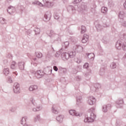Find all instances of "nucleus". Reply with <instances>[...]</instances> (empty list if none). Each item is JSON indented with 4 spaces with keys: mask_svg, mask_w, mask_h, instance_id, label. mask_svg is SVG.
<instances>
[{
    "mask_svg": "<svg viewBox=\"0 0 126 126\" xmlns=\"http://www.w3.org/2000/svg\"><path fill=\"white\" fill-rule=\"evenodd\" d=\"M120 39L117 41L116 48L117 50H121L122 48L124 51H126V33H122L120 36Z\"/></svg>",
    "mask_w": 126,
    "mask_h": 126,
    "instance_id": "f257e3e1",
    "label": "nucleus"
},
{
    "mask_svg": "<svg viewBox=\"0 0 126 126\" xmlns=\"http://www.w3.org/2000/svg\"><path fill=\"white\" fill-rule=\"evenodd\" d=\"M96 118V115L93 113H89L88 115H85L84 123H93L94 120Z\"/></svg>",
    "mask_w": 126,
    "mask_h": 126,
    "instance_id": "f03ea898",
    "label": "nucleus"
},
{
    "mask_svg": "<svg viewBox=\"0 0 126 126\" xmlns=\"http://www.w3.org/2000/svg\"><path fill=\"white\" fill-rule=\"evenodd\" d=\"M32 73L35 74L36 77L37 78H42L44 75H45V72L43 71L38 70L36 72L35 71H31Z\"/></svg>",
    "mask_w": 126,
    "mask_h": 126,
    "instance_id": "7ed1b4c3",
    "label": "nucleus"
},
{
    "mask_svg": "<svg viewBox=\"0 0 126 126\" xmlns=\"http://www.w3.org/2000/svg\"><path fill=\"white\" fill-rule=\"evenodd\" d=\"M13 91L16 94L20 93V86L18 83H15L14 84Z\"/></svg>",
    "mask_w": 126,
    "mask_h": 126,
    "instance_id": "20e7f679",
    "label": "nucleus"
},
{
    "mask_svg": "<svg viewBox=\"0 0 126 126\" xmlns=\"http://www.w3.org/2000/svg\"><path fill=\"white\" fill-rule=\"evenodd\" d=\"M73 50L75 52H77L78 53H80V52H82L83 51V47L81 46V45H74L73 47Z\"/></svg>",
    "mask_w": 126,
    "mask_h": 126,
    "instance_id": "39448f33",
    "label": "nucleus"
},
{
    "mask_svg": "<svg viewBox=\"0 0 126 126\" xmlns=\"http://www.w3.org/2000/svg\"><path fill=\"white\" fill-rule=\"evenodd\" d=\"M50 34H51V37L53 39H55L57 41H58V40H59V39H60V35L59 34L56 33V32H55L54 31L51 30L50 31Z\"/></svg>",
    "mask_w": 126,
    "mask_h": 126,
    "instance_id": "423d86ee",
    "label": "nucleus"
},
{
    "mask_svg": "<svg viewBox=\"0 0 126 126\" xmlns=\"http://www.w3.org/2000/svg\"><path fill=\"white\" fill-rule=\"evenodd\" d=\"M116 103L117 108H122L123 105H124V99L123 98H119L116 101Z\"/></svg>",
    "mask_w": 126,
    "mask_h": 126,
    "instance_id": "0eeeda50",
    "label": "nucleus"
},
{
    "mask_svg": "<svg viewBox=\"0 0 126 126\" xmlns=\"http://www.w3.org/2000/svg\"><path fill=\"white\" fill-rule=\"evenodd\" d=\"M96 102V99L93 96H89L88 98L87 103L89 105H93Z\"/></svg>",
    "mask_w": 126,
    "mask_h": 126,
    "instance_id": "6e6552de",
    "label": "nucleus"
},
{
    "mask_svg": "<svg viewBox=\"0 0 126 126\" xmlns=\"http://www.w3.org/2000/svg\"><path fill=\"white\" fill-rule=\"evenodd\" d=\"M87 9V6L85 3H82L81 5L80 6V7L78 9V11L80 12H83V10H86Z\"/></svg>",
    "mask_w": 126,
    "mask_h": 126,
    "instance_id": "1a4fd4ad",
    "label": "nucleus"
},
{
    "mask_svg": "<svg viewBox=\"0 0 126 126\" xmlns=\"http://www.w3.org/2000/svg\"><path fill=\"white\" fill-rule=\"evenodd\" d=\"M61 57L63 61H67L69 59V54L66 52H63L61 54Z\"/></svg>",
    "mask_w": 126,
    "mask_h": 126,
    "instance_id": "9d476101",
    "label": "nucleus"
},
{
    "mask_svg": "<svg viewBox=\"0 0 126 126\" xmlns=\"http://www.w3.org/2000/svg\"><path fill=\"white\" fill-rule=\"evenodd\" d=\"M44 5L46 6V7H52L53 5H54V3L52 2L49 1L48 0H42Z\"/></svg>",
    "mask_w": 126,
    "mask_h": 126,
    "instance_id": "9b49d317",
    "label": "nucleus"
},
{
    "mask_svg": "<svg viewBox=\"0 0 126 126\" xmlns=\"http://www.w3.org/2000/svg\"><path fill=\"white\" fill-rule=\"evenodd\" d=\"M111 108V104L104 105L102 107V111L104 113H107Z\"/></svg>",
    "mask_w": 126,
    "mask_h": 126,
    "instance_id": "f8f14e48",
    "label": "nucleus"
},
{
    "mask_svg": "<svg viewBox=\"0 0 126 126\" xmlns=\"http://www.w3.org/2000/svg\"><path fill=\"white\" fill-rule=\"evenodd\" d=\"M50 19H51V13L47 12L44 15L43 20L45 22H47V21H49Z\"/></svg>",
    "mask_w": 126,
    "mask_h": 126,
    "instance_id": "ddd939ff",
    "label": "nucleus"
},
{
    "mask_svg": "<svg viewBox=\"0 0 126 126\" xmlns=\"http://www.w3.org/2000/svg\"><path fill=\"white\" fill-rule=\"evenodd\" d=\"M91 74H92V73L91 72V70H88L87 71V72L84 74L87 80H90V78H91Z\"/></svg>",
    "mask_w": 126,
    "mask_h": 126,
    "instance_id": "4468645a",
    "label": "nucleus"
},
{
    "mask_svg": "<svg viewBox=\"0 0 126 126\" xmlns=\"http://www.w3.org/2000/svg\"><path fill=\"white\" fill-rule=\"evenodd\" d=\"M83 102V100L82 99V96L80 95H78L76 97V104L78 106H79L81 104V103Z\"/></svg>",
    "mask_w": 126,
    "mask_h": 126,
    "instance_id": "2eb2a0df",
    "label": "nucleus"
},
{
    "mask_svg": "<svg viewBox=\"0 0 126 126\" xmlns=\"http://www.w3.org/2000/svg\"><path fill=\"white\" fill-rule=\"evenodd\" d=\"M101 86L99 84H95L94 86H92L91 87V90L93 91V92H96L97 89L100 88Z\"/></svg>",
    "mask_w": 126,
    "mask_h": 126,
    "instance_id": "dca6fc26",
    "label": "nucleus"
},
{
    "mask_svg": "<svg viewBox=\"0 0 126 126\" xmlns=\"http://www.w3.org/2000/svg\"><path fill=\"white\" fill-rule=\"evenodd\" d=\"M69 113L71 116H76V117H80V114L75 110H69Z\"/></svg>",
    "mask_w": 126,
    "mask_h": 126,
    "instance_id": "f3484780",
    "label": "nucleus"
},
{
    "mask_svg": "<svg viewBox=\"0 0 126 126\" xmlns=\"http://www.w3.org/2000/svg\"><path fill=\"white\" fill-rule=\"evenodd\" d=\"M15 8L13 6H10L8 7V9H7V11L9 14H12L13 12H15Z\"/></svg>",
    "mask_w": 126,
    "mask_h": 126,
    "instance_id": "a211bd4d",
    "label": "nucleus"
},
{
    "mask_svg": "<svg viewBox=\"0 0 126 126\" xmlns=\"http://www.w3.org/2000/svg\"><path fill=\"white\" fill-rule=\"evenodd\" d=\"M19 68L21 70H24V66H25V63L24 62H20L18 63Z\"/></svg>",
    "mask_w": 126,
    "mask_h": 126,
    "instance_id": "6ab92c4d",
    "label": "nucleus"
},
{
    "mask_svg": "<svg viewBox=\"0 0 126 126\" xmlns=\"http://www.w3.org/2000/svg\"><path fill=\"white\" fill-rule=\"evenodd\" d=\"M88 39H89V36L86 34H84V36L82 39V42L83 43H85L87 42V41H88Z\"/></svg>",
    "mask_w": 126,
    "mask_h": 126,
    "instance_id": "aec40b11",
    "label": "nucleus"
},
{
    "mask_svg": "<svg viewBox=\"0 0 126 126\" xmlns=\"http://www.w3.org/2000/svg\"><path fill=\"white\" fill-rule=\"evenodd\" d=\"M63 118H64L63 115H60L56 117V120L57 122H58V123H61L63 122Z\"/></svg>",
    "mask_w": 126,
    "mask_h": 126,
    "instance_id": "412c9836",
    "label": "nucleus"
},
{
    "mask_svg": "<svg viewBox=\"0 0 126 126\" xmlns=\"http://www.w3.org/2000/svg\"><path fill=\"white\" fill-rule=\"evenodd\" d=\"M44 72L48 73V74H51V73H52V67H47L46 68H44Z\"/></svg>",
    "mask_w": 126,
    "mask_h": 126,
    "instance_id": "4be33fe9",
    "label": "nucleus"
},
{
    "mask_svg": "<svg viewBox=\"0 0 126 126\" xmlns=\"http://www.w3.org/2000/svg\"><path fill=\"white\" fill-rule=\"evenodd\" d=\"M27 120V116H25L24 117H22L20 122L21 125H22V126L25 125V124H26Z\"/></svg>",
    "mask_w": 126,
    "mask_h": 126,
    "instance_id": "5701e85b",
    "label": "nucleus"
},
{
    "mask_svg": "<svg viewBox=\"0 0 126 126\" xmlns=\"http://www.w3.org/2000/svg\"><path fill=\"white\" fill-rule=\"evenodd\" d=\"M119 18L122 20H124L125 18V12L123 11H120L119 13Z\"/></svg>",
    "mask_w": 126,
    "mask_h": 126,
    "instance_id": "b1692460",
    "label": "nucleus"
},
{
    "mask_svg": "<svg viewBox=\"0 0 126 126\" xmlns=\"http://www.w3.org/2000/svg\"><path fill=\"white\" fill-rule=\"evenodd\" d=\"M67 11H72L73 13L75 12V9L74 8V7L71 5L68 6L67 7Z\"/></svg>",
    "mask_w": 126,
    "mask_h": 126,
    "instance_id": "393cba45",
    "label": "nucleus"
},
{
    "mask_svg": "<svg viewBox=\"0 0 126 126\" xmlns=\"http://www.w3.org/2000/svg\"><path fill=\"white\" fill-rule=\"evenodd\" d=\"M38 89V87L36 85H32L29 88L30 91H35Z\"/></svg>",
    "mask_w": 126,
    "mask_h": 126,
    "instance_id": "a878e982",
    "label": "nucleus"
},
{
    "mask_svg": "<svg viewBox=\"0 0 126 126\" xmlns=\"http://www.w3.org/2000/svg\"><path fill=\"white\" fill-rule=\"evenodd\" d=\"M99 75L101 76H104L105 75V67H101L99 71Z\"/></svg>",
    "mask_w": 126,
    "mask_h": 126,
    "instance_id": "bb28decb",
    "label": "nucleus"
},
{
    "mask_svg": "<svg viewBox=\"0 0 126 126\" xmlns=\"http://www.w3.org/2000/svg\"><path fill=\"white\" fill-rule=\"evenodd\" d=\"M69 54V57L70 58H74L75 57V55H76V52L75 51L74 52H71L68 53Z\"/></svg>",
    "mask_w": 126,
    "mask_h": 126,
    "instance_id": "cd10ccee",
    "label": "nucleus"
},
{
    "mask_svg": "<svg viewBox=\"0 0 126 126\" xmlns=\"http://www.w3.org/2000/svg\"><path fill=\"white\" fill-rule=\"evenodd\" d=\"M30 101L31 102L32 104L33 105V106H37V103H36V101H35V99H34V97H32L30 99Z\"/></svg>",
    "mask_w": 126,
    "mask_h": 126,
    "instance_id": "c85d7f7f",
    "label": "nucleus"
},
{
    "mask_svg": "<svg viewBox=\"0 0 126 126\" xmlns=\"http://www.w3.org/2000/svg\"><path fill=\"white\" fill-rule=\"evenodd\" d=\"M87 55L88 56V59H90V60H92V59H94V58H95L94 53L87 54Z\"/></svg>",
    "mask_w": 126,
    "mask_h": 126,
    "instance_id": "c756f323",
    "label": "nucleus"
},
{
    "mask_svg": "<svg viewBox=\"0 0 126 126\" xmlns=\"http://www.w3.org/2000/svg\"><path fill=\"white\" fill-rule=\"evenodd\" d=\"M35 56L38 59H41L43 57V54L41 52H35Z\"/></svg>",
    "mask_w": 126,
    "mask_h": 126,
    "instance_id": "7c9ffc66",
    "label": "nucleus"
},
{
    "mask_svg": "<svg viewBox=\"0 0 126 126\" xmlns=\"http://www.w3.org/2000/svg\"><path fill=\"white\" fill-rule=\"evenodd\" d=\"M10 68L11 69H15L16 68V63L15 62H12L11 64Z\"/></svg>",
    "mask_w": 126,
    "mask_h": 126,
    "instance_id": "2f4dec72",
    "label": "nucleus"
},
{
    "mask_svg": "<svg viewBox=\"0 0 126 126\" xmlns=\"http://www.w3.org/2000/svg\"><path fill=\"white\" fill-rule=\"evenodd\" d=\"M97 31H101L103 29V26H101L100 24H97L95 26Z\"/></svg>",
    "mask_w": 126,
    "mask_h": 126,
    "instance_id": "473e14b6",
    "label": "nucleus"
},
{
    "mask_svg": "<svg viewBox=\"0 0 126 126\" xmlns=\"http://www.w3.org/2000/svg\"><path fill=\"white\" fill-rule=\"evenodd\" d=\"M101 41L102 43H104V44H107V43L109 42V40L107 39V37L106 36H103Z\"/></svg>",
    "mask_w": 126,
    "mask_h": 126,
    "instance_id": "72a5a7b5",
    "label": "nucleus"
},
{
    "mask_svg": "<svg viewBox=\"0 0 126 126\" xmlns=\"http://www.w3.org/2000/svg\"><path fill=\"white\" fill-rule=\"evenodd\" d=\"M40 120H41V118L40 117V115H37L34 117V122H39Z\"/></svg>",
    "mask_w": 126,
    "mask_h": 126,
    "instance_id": "f704fd0d",
    "label": "nucleus"
},
{
    "mask_svg": "<svg viewBox=\"0 0 126 126\" xmlns=\"http://www.w3.org/2000/svg\"><path fill=\"white\" fill-rule=\"evenodd\" d=\"M3 73L5 74V75L9 74V69H8V68H4L3 70Z\"/></svg>",
    "mask_w": 126,
    "mask_h": 126,
    "instance_id": "c9c22d12",
    "label": "nucleus"
},
{
    "mask_svg": "<svg viewBox=\"0 0 126 126\" xmlns=\"http://www.w3.org/2000/svg\"><path fill=\"white\" fill-rule=\"evenodd\" d=\"M34 32H35V34H39L40 32H41V31L39 28L36 27L34 29Z\"/></svg>",
    "mask_w": 126,
    "mask_h": 126,
    "instance_id": "e433bc0d",
    "label": "nucleus"
},
{
    "mask_svg": "<svg viewBox=\"0 0 126 126\" xmlns=\"http://www.w3.org/2000/svg\"><path fill=\"white\" fill-rule=\"evenodd\" d=\"M32 4H37V5H39V6H43V4L38 1H35L32 3Z\"/></svg>",
    "mask_w": 126,
    "mask_h": 126,
    "instance_id": "4c0bfd02",
    "label": "nucleus"
},
{
    "mask_svg": "<svg viewBox=\"0 0 126 126\" xmlns=\"http://www.w3.org/2000/svg\"><path fill=\"white\" fill-rule=\"evenodd\" d=\"M107 11H108V8L106 7H102L101 8V12L102 13H107Z\"/></svg>",
    "mask_w": 126,
    "mask_h": 126,
    "instance_id": "58836bf2",
    "label": "nucleus"
},
{
    "mask_svg": "<svg viewBox=\"0 0 126 126\" xmlns=\"http://www.w3.org/2000/svg\"><path fill=\"white\" fill-rule=\"evenodd\" d=\"M0 23L1 24H5L6 23V20L3 18H0Z\"/></svg>",
    "mask_w": 126,
    "mask_h": 126,
    "instance_id": "ea45409f",
    "label": "nucleus"
},
{
    "mask_svg": "<svg viewBox=\"0 0 126 126\" xmlns=\"http://www.w3.org/2000/svg\"><path fill=\"white\" fill-rule=\"evenodd\" d=\"M110 67L112 69L116 68V67H117V63L114 62L110 64Z\"/></svg>",
    "mask_w": 126,
    "mask_h": 126,
    "instance_id": "a19ab883",
    "label": "nucleus"
},
{
    "mask_svg": "<svg viewBox=\"0 0 126 126\" xmlns=\"http://www.w3.org/2000/svg\"><path fill=\"white\" fill-rule=\"evenodd\" d=\"M81 30L82 31L81 32V33H85V32H86V28H85V26H82Z\"/></svg>",
    "mask_w": 126,
    "mask_h": 126,
    "instance_id": "79ce46f5",
    "label": "nucleus"
},
{
    "mask_svg": "<svg viewBox=\"0 0 126 126\" xmlns=\"http://www.w3.org/2000/svg\"><path fill=\"white\" fill-rule=\"evenodd\" d=\"M121 23V25L122 26H124V27H126V21L124 20H122L120 21Z\"/></svg>",
    "mask_w": 126,
    "mask_h": 126,
    "instance_id": "37998d69",
    "label": "nucleus"
},
{
    "mask_svg": "<svg viewBox=\"0 0 126 126\" xmlns=\"http://www.w3.org/2000/svg\"><path fill=\"white\" fill-rule=\"evenodd\" d=\"M63 45H64L63 46H64L65 49H66V48H67L69 45V42L66 41L63 43Z\"/></svg>",
    "mask_w": 126,
    "mask_h": 126,
    "instance_id": "c03bdc74",
    "label": "nucleus"
},
{
    "mask_svg": "<svg viewBox=\"0 0 126 126\" xmlns=\"http://www.w3.org/2000/svg\"><path fill=\"white\" fill-rule=\"evenodd\" d=\"M75 79L77 80V81H80V80L82 79V78L80 76H78L75 77Z\"/></svg>",
    "mask_w": 126,
    "mask_h": 126,
    "instance_id": "a18cd8bd",
    "label": "nucleus"
},
{
    "mask_svg": "<svg viewBox=\"0 0 126 126\" xmlns=\"http://www.w3.org/2000/svg\"><path fill=\"white\" fill-rule=\"evenodd\" d=\"M52 113H53L54 114H58V113H59V112H58V111L55 109V107H54V106L52 107Z\"/></svg>",
    "mask_w": 126,
    "mask_h": 126,
    "instance_id": "49530a36",
    "label": "nucleus"
},
{
    "mask_svg": "<svg viewBox=\"0 0 126 126\" xmlns=\"http://www.w3.org/2000/svg\"><path fill=\"white\" fill-rule=\"evenodd\" d=\"M71 41L73 42V43H75L77 41V38L72 37L71 38Z\"/></svg>",
    "mask_w": 126,
    "mask_h": 126,
    "instance_id": "de8ad7c7",
    "label": "nucleus"
},
{
    "mask_svg": "<svg viewBox=\"0 0 126 126\" xmlns=\"http://www.w3.org/2000/svg\"><path fill=\"white\" fill-rule=\"evenodd\" d=\"M12 113H14L16 111V107H12L10 110Z\"/></svg>",
    "mask_w": 126,
    "mask_h": 126,
    "instance_id": "09e8293b",
    "label": "nucleus"
},
{
    "mask_svg": "<svg viewBox=\"0 0 126 126\" xmlns=\"http://www.w3.org/2000/svg\"><path fill=\"white\" fill-rule=\"evenodd\" d=\"M54 18L55 19L58 20L59 18H60V16L59 15V14L55 13L54 14Z\"/></svg>",
    "mask_w": 126,
    "mask_h": 126,
    "instance_id": "8fccbe9b",
    "label": "nucleus"
},
{
    "mask_svg": "<svg viewBox=\"0 0 126 126\" xmlns=\"http://www.w3.org/2000/svg\"><path fill=\"white\" fill-rule=\"evenodd\" d=\"M36 109L37 110V111H41V110L42 109V105H36Z\"/></svg>",
    "mask_w": 126,
    "mask_h": 126,
    "instance_id": "3c124183",
    "label": "nucleus"
},
{
    "mask_svg": "<svg viewBox=\"0 0 126 126\" xmlns=\"http://www.w3.org/2000/svg\"><path fill=\"white\" fill-rule=\"evenodd\" d=\"M63 48H61L59 51L57 52V55H58L59 56H60V55H61L62 54V53H63Z\"/></svg>",
    "mask_w": 126,
    "mask_h": 126,
    "instance_id": "603ef678",
    "label": "nucleus"
},
{
    "mask_svg": "<svg viewBox=\"0 0 126 126\" xmlns=\"http://www.w3.org/2000/svg\"><path fill=\"white\" fill-rule=\"evenodd\" d=\"M52 56H53V54L51 53L50 52H48L47 53L46 55V57H47V58H52Z\"/></svg>",
    "mask_w": 126,
    "mask_h": 126,
    "instance_id": "864d4df0",
    "label": "nucleus"
},
{
    "mask_svg": "<svg viewBox=\"0 0 126 126\" xmlns=\"http://www.w3.org/2000/svg\"><path fill=\"white\" fill-rule=\"evenodd\" d=\"M75 62L77 63H81V60L78 59V58L75 59Z\"/></svg>",
    "mask_w": 126,
    "mask_h": 126,
    "instance_id": "5fc2aeb1",
    "label": "nucleus"
},
{
    "mask_svg": "<svg viewBox=\"0 0 126 126\" xmlns=\"http://www.w3.org/2000/svg\"><path fill=\"white\" fill-rule=\"evenodd\" d=\"M89 66V65L88 64V63H85L83 65L84 68H88Z\"/></svg>",
    "mask_w": 126,
    "mask_h": 126,
    "instance_id": "6e6d98bb",
    "label": "nucleus"
},
{
    "mask_svg": "<svg viewBox=\"0 0 126 126\" xmlns=\"http://www.w3.org/2000/svg\"><path fill=\"white\" fill-rule=\"evenodd\" d=\"M72 72L74 74H76V73H77V72H78V71L77 70H76V69H73L72 71Z\"/></svg>",
    "mask_w": 126,
    "mask_h": 126,
    "instance_id": "4d7b16f0",
    "label": "nucleus"
},
{
    "mask_svg": "<svg viewBox=\"0 0 126 126\" xmlns=\"http://www.w3.org/2000/svg\"><path fill=\"white\" fill-rule=\"evenodd\" d=\"M8 82H9V83H12L13 81L11 77H9L8 78Z\"/></svg>",
    "mask_w": 126,
    "mask_h": 126,
    "instance_id": "13d9d810",
    "label": "nucleus"
},
{
    "mask_svg": "<svg viewBox=\"0 0 126 126\" xmlns=\"http://www.w3.org/2000/svg\"><path fill=\"white\" fill-rule=\"evenodd\" d=\"M82 0H74L73 3H78L79 2H80Z\"/></svg>",
    "mask_w": 126,
    "mask_h": 126,
    "instance_id": "bf43d9fd",
    "label": "nucleus"
},
{
    "mask_svg": "<svg viewBox=\"0 0 126 126\" xmlns=\"http://www.w3.org/2000/svg\"><path fill=\"white\" fill-rule=\"evenodd\" d=\"M53 69L54 70H55V71H58V70H59V68H58V67H57V66H54Z\"/></svg>",
    "mask_w": 126,
    "mask_h": 126,
    "instance_id": "052dcab7",
    "label": "nucleus"
},
{
    "mask_svg": "<svg viewBox=\"0 0 126 126\" xmlns=\"http://www.w3.org/2000/svg\"><path fill=\"white\" fill-rule=\"evenodd\" d=\"M62 72L65 74L66 73V68H63L62 69Z\"/></svg>",
    "mask_w": 126,
    "mask_h": 126,
    "instance_id": "680f3d73",
    "label": "nucleus"
},
{
    "mask_svg": "<svg viewBox=\"0 0 126 126\" xmlns=\"http://www.w3.org/2000/svg\"><path fill=\"white\" fill-rule=\"evenodd\" d=\"M32 111L33 112H38V110L37 109V108H32Z\"/></svg>",
    "mask_w": 126,
    "mask_h": 126,
    "instance_id": "e2e57ef3",
    "label": "nucleus"
},
{
    "mask_svg": "<svg viewBox=\"0 0 126 126\" xmlns=\"http://www.w3.org/2000/svg\"><path fill=\"white\" fill-rule=\"evenodd\" d=\"M123 5H124V8L126 9V0L125 3H124Z\"/></svg>",
    "mask_w": 126,
    "mask_h": 126,
    "instance_id": "0e129e2a",
    "label": "nucleus"
},
{
    "mask_svg": "<svg viewBox=\"0 0 126 126\" xmlns=\"http://www.w3.org/2000/svg\"><path fill=\"white\" fill-rule=\"evenodd\" d=\"M23 126H31V125H28L27 124H24V125H23Z\"/></svg>",
    "mask_w": 126,
    "mask_h": 126,
    "instance_id": "69168bd1",
    "label": "nucleus"
},
{
    "mask_svg": "<svg viewBox=\"0 0 126 126\" xmlns=\"http://www.w3.org/2000/svg\"><path fill=\"white\" fill-rule=\"evenodd\" d=\"M7 2H8L9 3H10V2H11V1H12V0H7Z\"/></svg>",
    "mask_w": 126,
    "mask_h": 126,
    "instance_id": "338daca9",
    "label": "nucleus"
},
{
    "mask_svg": "<svg viewBox=\"0 0 126 126\" xmlns=\"http://www.w3.org/2000/svg\"><path fill=\"white\" fill-rule=\"evenodd\" d=\"M59 56H60V55H58L57 53L55 55V57H56V58H58V57H59Z\"/></svg>",
    "mask_w": 126,
    "mask_h": 126,
    "instance_id": "774afa93",
    "label": "nucleus"
}]
</instances>
